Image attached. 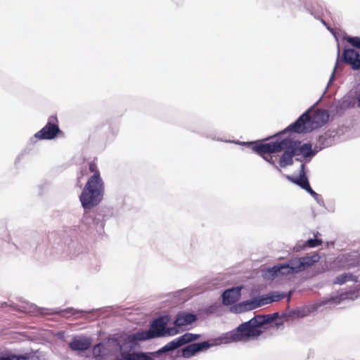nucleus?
Returning a JSON list of instances; mask_svg holds the SVG:
<instances>
[{
	"label": "nucleus",
	"mask_w": 360,
	"mask_h": 360,
	"mask_svg": "<svg viewBox=\"0 0 360 360\" xmlns=\"http://www.w3.org/2000/svg\"><path fill=\"white\" fill-rule=\"evenodd\" d=\"M278 316V313L264 316H255L250 321L239 325L236 329L226 333L224 336L219 338V343H230L239 342L247 339L255 338L262 334L260 327L264 324L275 320Z\"/></svg>",
	"instance_id": "nucleus-1"
},
{
	"label": "nucleus",
	"mask_w": 360,
	"mask_h": 360,
	"mask_svg": "<svg viewBox=\"0 0 360 360\" xmlns=\"http://www.w3.org/2000/svg\"><path fill=\"white\" fill-rule=\"evenodd\" d=\"M104 182L98 174L89 177L79 195V200L84 210L97 206L104 195Z\"/></svg>",
	"instance_id": "nucleus-2"
},
{
	"label": "nucleus",
	"mask_w": 360,
	"mask_h": 360,
	"mask_svg": "<svg viewBox=\"0 0 360 360\" xmlns=\"http://www.w3.org/2000/svg\"><path fill=\"white\" fill-rule=\"evenodd\" d=\"M310 110L302 114L294 123L288 126L282 134L285 131H294L296 133H307L317 129L325 123L329 118V115L326 110H317L309 115Z\"/></svg>",
	"instance_id": "nucleus-3"
},
{
	"label": "nucleus",
	"mask_w": 360,
	"mask_h": 360,
	"mask_svg": "<svg viewBox=\"0 0 360 360\" xmlns=\"http://www.w3.org/2000/svg\"><path fill=\"white\" fill-rule=\"evenodd\" d=\"M285 147L291 148L295 155H302L307 158L314 155V153L311 150V144L304 143L301 145L300 142L294 141L289 137L282 140L277 139L276 141L269 142V144L262 146V148L269 152H281Z\"/></svg>",
	"instance_id": "nucleus-4"
},
{
	"label": "nucleus",
	"mask_w": 360,
	"mask_h": 360,
	"mask_svg": "<svg viewBox=\"0 0 360 360\" xmlns=\"http://www.w3.org/2000/svg\"><path fill=\"white\" fill-rule=\"evenodd\" d=\"M359 297L360 289L354 288L348 291L342 292L340 295L323 298L322 300L309 306L307 313L303 314L302 316H307L309 313L318 310L321 307H334L340 304L345 300L354 301Z\"/></svg>",
	"instance_id": "nucleus-5"
},
{
	"label": "nucleus",
	"mask_w": 360,
	"mask_h": 360,
	"mask_svg": "<svg viewBox=\"0 0 360 360\" xmlns=\"http://www.w3.org/2000/svg\"><path fill=\"white\" fill-rule=\"evenodd\" d=\"M94 357L100 360L118 359L119 342L117 338H108L95 345L92 350Z\"/></svg>",
	"instance_id": "nucleus-6"
},
{
	"label": "nucleus",
	"mask_w": 360,
	"mask_h": 360,
	"mask_svg": "<svg viewBox=\"0 0 360 360\" xmlns=\"http://www.w3.org/2000/svg\"><path fill=\"white\" fill-rule=\"evenodd\" d=\"M139 332L129 335L120 336L117 340L119 342V354L117 360H128L135 352L134 349L138 341L144 340L138 336Z\"/></svg>",
	"instance_id": "nucleus-7"
},
{
	"label": "nucleus",
	"mask_w": 360,
	"mask_h": 360,
	"mask_svg": "<svg viewBox=\"0 0 360 360\" xmlns=\"http://www.w3.org/2000/svg\"><path fill=\"white\" fill-rule=\"evenodd\" d=\"M13 309L18 311H23L28 314L40 313L42 314H59L63 317H70L73 315H76L79 313H82V311H78L73 308H67L60 311L46 309L43 308H37V307L33 304L28 302H24L20 306H12Z\"/></svg>",
	"instance_id": "nucleus-8"
},
{
	"label": "nucleus",
	"mask_w": 360,
	"mask_h": 360,
	"mask_svg": "<svg viewBox=\"0 0 360 360\" xmlns=\"http://www.w3.org/2000/svg\"><path fill=\"white\" fill-rule=\"evenodd\" d=\"M168 319L161 316L155 319L148 330H141L139 332V338L144 340L158 337L165 336V328L167 324Z\"/></svg>",
	"instance_id": "nucleus-9"
},
{
	"label": "nucleus",
	"mask_w": 360,
	"mask_h": 360,
	"mask_svg": "<svg viewBox=\"0 0 360 360\" xmlns=\"http://www.w3.org/2000/svg\"><path fill=\"white\" fill-rule=\"evenodd\" d=\"M199 338H200V335L186 333L184 334L183 335L179 337V338L173 340L172 341L168 342L167 344H166L165 346L161 347L157 352H154L153 355L155 356H158L162 353L173 351L182 345H184L187 343H189V342H191L193 341L198 340Z\"/></svg>",
	"instance_id": "nucleus-10"
},
{
	"label": "nucleus",
	"mask_w": 360,
	"mask_h": 360,
	"mask_svg": "<svg viewBox=\"0 0 360 360\" xmlns=\"http://www.w3.org/2000/svg\"><path fill=\"white\" fill-rule=\"evenodd\" d=\"M60 132L58 125V120L56 116L49 117L47 124L39 131H37L32 139L51 140L54 139Z\"/></svg>",
	"instance_id": "nucleus-11"
},
{
	"label": "nucleus",
	"mask_w": 360,
	"mask_h": 360,
	"mask_svg": "<svg viewBox=\"0 0 360 360\" xmlns=\"http://www.w3.org/2000/svg\"><path fill=\"white\" fill-rule=\"evenodd\" d=\"M319 259V255L314 254L311 256L292 258L288 262V264L292 273L295 274L305 270L314 264L318 262Z\"/></svg>",
	"instance_id": "nucleus-12"
},
{
	"label": "nucleus",
	"mask_w": 360,
	"mask_h": 360,
	"mask_svg": "<svg viewBox=\"0 0 360 360\" xmlns=\"http://www.w3.org/2000/svg\"><path fill=\"white\" fill-rule=\"evenodd\" d=\"M43 355L39 350L31 351L22 354L11 352H0V360H41Z\"/></svg>",
	"instance_id": "nucleus-13"
},
{
	"label": "nucleus",
	"mask_w": 360,
	"mask_h": 360,
	"mask_svg": "<svg viewBox=\"0 0 360 360\" xmlns=\"http://www.w3.org/2000/svg\"><path fill=\"white\" fill-rule=\"evenodd\" d=\"M260 297H256L250 300L240 302L231 307L230 311L232 313L240 314L251 311L262 307Z\"/></svg>",
	"instance_id": "nucleus-14"
},
{
	"label": "nucleus",
	"mask_w": 360,
	"mask_h": 360,
	"mask_svg": "<svg viewBox=\"0 0 360 360\" xmlns=\"http://www.w3.org/2000/svg\"><path fill=\"white\" fill-rule=\"evenodd\" d=\"M260 297H256L250 300L240 302L231 307L230 311L232 313L240 314L251 311L262 307Z\"/></svg>",
	"instance_id": "nucleus-15"
},
{
	"label": "nucleus",
	"mask_w": 360,
	"mask_h": 360,
	"mask_svg": "<svg viewBox=\"0 0 360 360\" xmlns=\"http://www.w3.org/2000/svg\"><path fill=\"white\" fill-rule=\"evenodd\" d=\"M359 256L357 252L342 254L338 257V262L342 268L358 266L360 264Z\"/></svg>",
	"instance_id": "nucleus-16"
},
{
	"label": "nucleus",
	"mask_w": 360,
	"mask_h": 360,
	"mask_svg": "<svg viewBox=\"0 0 360 360\" xmlns=\"http://www.w3.org/2000/svg\"><path fill=\"white\" fill-rule=\"evenodd\" d=\"M212 345H214L210 344L207 341L190 344L182 349V356L184 358H190L194 356L196 353L207 349Z\"/></svg>",
	"instance_id": "nucleus-17"
},
{
	"label": "nucleus",
	"mask_w": 360,
	"mask_h": 360,
	"mask_svg": "<svg viewBox=\"0 0 360 360\" xmlns=\"http://www.w3.org/2000/svg\"><path fill=\"white\" fill-rule=\"evenodd\" d=\"M91 345L90 338L85 336H75L69 342V347L73 351L82 352L88 349Z\"/></svg>",
	"instance_id": "nucleus-18"
},
{
	"label": "nucleus",
	"mask_w": 360,
	"mask_h": 360,
	"mask_svg": "<svg viewBox=\"0 0 360 360\" xmlns=\"http://www.w3.org/2000/svg\"><path fill=\"white\" fill-rule=\"evenodd\" d=\"M343 60L349 64L353 70L360 69V56L354 49H345L342 53Z\"/></svg>",
	"instance_id": "nucleus-19"
},
{
	"label": "nucleus",
	"mask_w": 360,
	"mask_h": 360,
	"mask_svg": "<svg viewBox=\"0 0 360 360\" xmlns=\"http://www.w3.org/2000/svg\"><path fill=\"white\" fill-rule=\"evenodd\" d=\"M242 287H234L226 290L222 293V302L224 305H230L236 302L240 297Z\"/></svg>",
	"instance_id": "nucleus-20"
},
{
	"label": "nucleus",
	"mask_w": 360,
	"mask_h": 360,
	"mask_svg": "<svg viewBox=\"0 0 360 360\" xmlns=\"http://www.w3.org/2000/svg\"><path fill=\"white\" fill-rule=\"evenodd\" d=\"M293 183L298 185L300 187H301L302 189L305 190L307 192L309 191H311V188L309 185L308 179L306 175L305 172V166L304 164L301 165L300 167V171L299 176L297 177H288Z\"/></svg>",
	"instance_id": "nucleus-21"
},
{
	"label": "nucleus",
	"mask_w": 360,
	"mask_h": 360,
	"mask_svg": "<svg viewBox=\"0 0 360 360\" xmlns=\"http://www.w3.org/2000/svg\"><path fill=\"white\" fill-rule=\"evenodd\" d=\"M196 320L197 316L195 314L181 311L177 314L174 323L176 326L181 327L190 325L195 322Z\"/></svg>",
	"instance_id": "nucleus-22"
},
{
	"label": "nucleus",
	"mask_w": 360,
	"mask_h": 360,
	"mask_svg": "<svg viewBox=\"0 0 360 360\" xmlns=\"http://www.w3.org/2000/svg\"><path fill=\"white\" fill-rule=\"evenodd\" d=\"M268 271L274 278L294 274L288 263L275 265L269 269Z\"/></svg>",
	"instance_id": "nucleus-23"
},
{
	"label": "nucleus",
	"mask_w": 360,
	"mask_h": 360,
	"mask_svg": "<svg viewBox=\"0 0 360 360\" xmlns=\"http://www.w3.org/2000/svg\"><path fill=\"white\" fill-rule=\"evenodd\" d=\"M269 143H259L255 144L252 149L255 152H256L257 154H259L264 160H265L266 162L271 164L277 170L281 171L278 167L276 165L275 160L274 159V157L271 155L272 153H276V152H269L266 151V150H263L262 148V146L264 145L269 144Z\"/></svg>",
	"instance_id": "nucleus-24"
},
{
	"label": "nucleus",
	"mask_w": 360,
	"mask_h": 360,
	"mask_svg": "<svg viewBox=\"0 0 360 360\" xmlns=\"http://www.w3.org/2000/svg\"><path fill=\"white\" fill-rule=\"evenodd\" d=\"M284 292H271L266 295H262L260 297L262 305L268 304L274 302H278L285 297Z\"/></svg>",
	"instance_id": "nucleus-25"
},
{
	"label": "nucleus",
	"mask_w": 360,
	"mask_h": 360,
	"mask_svg": "<svg viewBox=\"0 0 360 360\" xmlns=\"http://www.w3.org/2000/svg\"><path fill=\"white\" fill-rule=\"evenodd\" d=\"M285 152L281 157L279 165L281 167H285L292 164V158L295 156L294 152L291 148L285 147Z\"/></svg>",
	"instance_id": "nucleus-26"
},
{
	"label": "nucleus",
	"mask_w": 360,
	"mask_h": 360,
	"mask_svg": "<svg viewBox=\"0 0 360 360\" xmlns=\"http://www.w3.org/2000/svg\"><path fill=\"white\" fill-rule=\"evenodd\" d=\"M354 106V102L349 96H345L336 103V112H342V111L352 108Z\"/></svg>",
	"instance_id": "nucleus-27"
},
{
	"label": "nucleus",
	"mask_w": 360,
	"mask_h": 360,
	"mask_svg": "<svg viewBox=\"0 0 360 360\" xmlns=\"http://www.w3.org/2000/svg\"><path fill=\"white\" fill-rule=\"evenodd\" d=\"M349 281H356V278L351 273H344L338 276L333 281L334 284L343 285Z\"/></svg>",
	"instance_id": "nucleus-28"
},
{
	"label": "nucleus",
	"mask_w": 360,
	"mask_h": 360,
	"mask_svg": "<svg viewBox=\"0 0 360 360\" xmlns=\"http://www.w3.org/2000/svg\"><path fill=\"white\" fill-rule=\"evenodd\" d=\"M128 360H153L150 355L142 353V352H134Z\"/></svg>",
	"instance_id": "nucleus-29"
},
{
	"label": "nucleus",
	"mask_w": 360,
	"mask_h": 360,
	"mask_svg": "<svg viewBox=\"0 0 360 360\" xmlns=\"http://www.w3.org/2000/svg\"><path fill=\"white\" fill-rule=\"evenodd\" d=\"M346 40L352 46L360 49V37H347Z\"/></svg>",
	"instance_id": "nucleus-30"
},
{
	"label": "nucleus",
	"mask_w": 360,
	"mask_h": 360,
	"mask_svg": "<svg viewBox=\"0 0 360 360\" xmlns=\"http://www.w3.org/2000/svg\"><path fill=\"white\" fill-rule=\"evenodd\" d=\"M179 328H180V327L176 326L175 325L173 327L165 328V336H167V335L172 336V335H175L178 334L179 333Z\"/></svg>",
	"instance_id": "nucleus-31"
},
{
	"label": "nucleus",
	"mask_w": 360,
	"mask_h": 360,
	"mask_svg": "<svg viewBox=\"0 0 360 360\" xmlns=\"http://www.w3.org/2000/svg\"><path fill=\"white\" fill-rule=\"evenodd\" d=\"M307 193H309L314 198V200L317 202V203L319 205H320L321 206L323 205V204H324L323 200L321 195H319L317 193H316L315 191H314L312 190V188L311 189V191H309Z\"/></svg>",
	"instance_id": "nucleus-32"
},
{
	"label": "nucleus",
	"mask_w": 360,
	"mask_h": 360,
	"mask_svg": "<svg viewBox=\"0 0 360 360\" xmlns=\"http://www.w3.org/2000/svg\"><path fill=\"white\" fill-rule=\"evenodd\" d=\"M321 243H322L321 240L309 239L305 242L304 246L307 245L310 248H314V247H316V246L321 245Z\"/></svg>",
	"instance_id": "nucleus-33"
},
{
	"label": "nucleus",
	"mask_w": 360,
	"mask_h": 360,
	"mask_svg": "<svg viewBox=\"0 0 360 360\" xmlns=\"http://www.w3.org/2000/svg\"><path fill=\"white\" fill-rule=\"evenodd\" d=\"M339 63H340V62H339V59H338V60H337V61H336L335 65V67H334V68H333V73H332V75H331V76H330V79H329L328 82V85H327L326 89H327V88H328V86H329L333 83V81H334V79H335V71H336V70H337V69H338V67Z\"/></svg>",
	"instance_id": "nucleus-34"
},
{
	"label": "nucleus",
	"mask_w": 360,
	"mask_h": 360,
	"mask_svg": "<svg viewBox=\"0 0 360 360\" xmlns=\"http://www.w3.org/2000/svg\"><path fill=\"white\" fill-rule=\"evenodd\" d=\"M89 169L91 172H93L92 175H96V174H98V176H101L100 172L98 170L96 165L95 163L91 162L89 164Z\"/></svg>",
	"instance_id": "nucleus-35"
},
{
	"label": "nucleus",
	"mask_w": 360,
	"mask_h": 360,
	"mask_svg": "<svg viewBox=\"0 0 360 360\" xmlns=\"http://www.w3.org/2000/svg\"><path fill=\"white\" fill-rule=\"evenodd\" d=\"M357 107L360 108V95L357 98Z\"/></svg>",
	"instance_id": "nucleus-36"
},
{
	"label": "nucleus",
	"mask_w": 360,
	"mask_h": 360,
	"mask_svg": "<svg viewBox=\"0 0 360 360\" xmlns=\"http://www.w3.org/2000/svg\"><path fill=\"white\" fill-rule=\"evenodd\" d=\"M301 248L302 247L300 246L296 247V251H299Z\"/></svg>",
	"instance_id": "nucleus-37"
},
{
	"label": "nucleus",
	"mask_w": 360,
	"mask_h": 360,
	"mask_svg": "<svg viewBox=\"0 0 360 360\" xmlns=\"http://www.w3.org/2000/svg\"><path fill=\"white\" fill-rule=\"evenodd\" d=\"M290 296H291V292H290L288 293V300H290Z\"/></svg>",
	"instance_id": "nucleus-38"
},
{
	"label": "nucleus",
	"mask_w": 360,
	"mask_h": 360,
	"mask_svg": "<svg viewBox=\"0 0 360 360\" xmlns=\"http://www.w3.org/2000/svg\"><path fill=\"white\" fill-rule=\"evenodd\" d=\"M290 1L292 2V4H296V0H290Z\"/></svg>",
	"instance_id": "nucleus-39"
},
{
	"label": "nucleus",
	"mask_w": 360,
	"mask_h": 360,
	"mask_svg": "<svg viewBox=\"0 0 360 360\" xmlns=\"http://www.w3.org/2000/svg\"><path fill=\"white\" fill-rule=\"evenodd\" d=\"M4 306H7V303L6 302L3 303L2 307H4Z\"/></svg>",
	"instance_id": "nucleus-40"
}]
</instances>
